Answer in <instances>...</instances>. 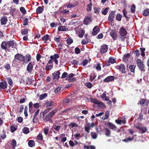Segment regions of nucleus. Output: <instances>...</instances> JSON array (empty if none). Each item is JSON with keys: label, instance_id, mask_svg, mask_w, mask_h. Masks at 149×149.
Masks as SVG:
<instances>
[{"label": "nucleus", "instance_id": "2", "mask_svg": "<svg viewBox=\"0 0 149 149\" xmlns=\"http://www.w3.org/2000/svg\"><path fill=\"white\" fill-rule=\"evenodd\" d=\"M15 58L13 60L12 62V65L14 66V65L15 63V62L16 61V59H17L19 61H23L24 60V56L22 54H19V53H17L14 56Z\"/></svg>", "mask_w": 149, "mask_h": 149}, {"label": "nucleus", "instance_id": "9", "mask_svg": "<svg viewBox=\"0 0 149 149\" xmlns=\"http://www.w3.org/2000/svg\"><path fill=\"white\" fill-rule=\"evenodd\" d=\"M119 33L121 36H126L127 34V31L125 28L121 27L119 30Z\"/></svg>", "mask_w": 149, "mask_h": 149}, {"label": "nucleus", "instance_id": "50", "mask_svg": "<svg viewBox=\"0 0 149 149\" xmlns=\"http://www.w3.org/2000/svg\"><path fill=\"white\" fill-rule=\"evenodd\" d=\"M91 137L93 139H95L97 138V135L95 133L92 132L91 133Z\"/></svg>", "mask_w": 149, "mask_h": 149}, {"label": "nucleus", "instance_id": "47", "mask_svg": "<svg viewBox=\"0 0 149 149\" xmlns=\"http://www.w3.org/2000/svg\"><path fill=\"white\" fill-rule=\"evenodd\" d=\"M94 12L95 13H99L100 12V8L99 7L94 8Z\"/></svg>", "mask_w": 149, "mask_h": 149}, {"label": "nucleus", "instance_id": "26", "mask_svg": "<svg viewBox=\"0 0 149 149\" xmlns=\"http://www.w3.org/2000/svg\"><path fill=\"white\" fill-rule=\"evenodd\" d=\"M85 34V31L82 29H80L78 33V36L80 38H82L83 37L84 35Z\"/></svg>", "mask_w": 149, "mask_h": 149}, {"label": "nucleus", "instance_id": "4", "mask_svg": "<svg viewBox=\"0 0 149 149\" xmlns=\"http://www.w3.org/2000/svg\"><path fill=\"white\" fill-rule=\"evenodd\" d=\"M78 3L74 0H71L69 2L66 3V6L68 8H72L76 6Z\"/></svg>", "mask_w": 149, "mask_h": 149}, {"label": "nucleus", "instance_id": "11", "mask_svg": "<svg viewBox=\"0 0 149 149\" xmlns=\"http://www.w3.org/2000/svg\"><path fill=\"white\" fill-rule=\"evenodd\" d=\"M24 59L23 62L24 63H26L31 60V56L30 54H27L25 56H24Z\"/></svg>", "mask_w": 149, "mask_h": 149}, {"label": "nucleus", "instance_id": "41", "mask_svg": "<svg viewBox=\"0 0 149 149\" xmlns=\"http://www.w3.org/2000/svg\"><path fill=\"white\" fill-rule=\"evenodd\" d=\"M135 8L136 6L135 4H133L131 5L130 10L132 13H134L135 12Z\"/></svg>", "mask_w": 149, "mask_h": 149}, {"label": "nucleus", "instance_id": "32", "mask_svg": "<svg viewBox=\"0 0 149 149\" xmlns=\"http://www.w3.org/2000/svg\"><path fill=\"white\" fill-rule=\"evenodd\" d=\"M28 144L29 147H33L35 146V143L33 140H30L28 142Z\"/></svg>", "mask_w": 149, "mask_h": 149}, {"label": "nucleus", "instance_id": "48", "mask_svg": "<svg viewBox=\"0 0 149 149\" xmlns=\"http://www.w3.org/2000/svg\"><path fill=\"white\" fill-rule=\"evenodd\" d=\"M3 66L4 68L8 71L11 69L10 66L8 64H6Z\"/></svg>", "mask_w": 149, "mask_h": 149}, {"label": "nucleus", "instance_id": "5", "mask_svg": "<svg viewBox=\"0 0 149 149\" xmlns=\"http://www.w3.org/2000/svg\"><path fill=\"white\" fill-rule=\"evenodd\" d=\"M115 67L116 69L119 70L122 73H126L125 67L123 64H121L119 65H117Z\"/></svg>", "mask_w": 149, "mask_h": 149}, {"label": "nucleus", "instance_id": "49", "mask_svg": "<svg viewBox=\"0 0 149 149\" xmlns=\"http://www.w3.org/2000/svg\"><path fill=\"white\" fill-rule=\"evenodd\" d=\"M7 81L8 82L10 86L13 84V82L12 80L10 77H8L6 78Z\"/></svg>", "mask_w": 149, "mask_h": 149}, {"label": "nucleus", "instance_id": "27", "mask_svg": "<svg viewBox=\"0 0 149 149\" xmlns=\"http://www.w3.org/2000/svg\"><path fill=\"white\" fill-rule=\"evenodd\" d=\"M122 12L123 13V15L124 16L125 18L127 20H128L130 18L129 15H127V12L125 9H123L122 10Z\"/></svg>", "mask_w": 149, "mask_h": 149}, {"label": "nucleus", "instance_id": "1", "mask_svg": "<svg viewBox=\"0 0 149 149\" xmlns=\"http://www.w3.org/2000/svg\"><path fill=\"white\" fill-rule=\"evenodd\" d=\"M57 110L55 109L52 111L49 112L43 118V120L45 122L49 121L50 123H52L53 120L52 119V118L54 116L55 114L57 112Z\"/></svg>", "mask_w": 149, "mask_h": 149}, {"label": "nucleus", "instance_id": "6", "mask_svg": "<svg viewBox=\"0 0 149 149\" xmlns=\"http://www.w3.org/2000/svg\"><path fill=\"white\" fill-rule=\"evenodd\" d=\"M8 48L9 49H11L13 48L15 49L17 47V44L16 42H14L13 40L8 41Z\"/></svg>", "mask_w": 149, "mask_h": 149}, {"label": "nucleus", "instance_id": "20", "mask_svg": "<svg viewBox=\"0 0 149 149\" xmlns=\"http://www.w3.org/2000/svg\"><path fill=\"white\" fill-rule=\"evenodd\" d=\"M107 125L109 128L113 130H116V127L115 125L112 123L108 122L107 124Z\"/></svg>", "mask_w": 149, "mask_h": 149}, {"label": "nucleus", "instance_id": "38", "mask_svg": "<svg viewBox=\"0 0 149 149\" xmlns=\"http://www.w3.org/2000/svg\"><path fill=\"white\" fill-rule=\"evenodd\" d=\"M141 51V55L142 56H145V48H140V49Z\"/></svg>", "mask_w": 149, "mask_h": 149}, {"label": "nucleus", "instance_id": "10", "mask_svg": "<svg viewBox=\"0 0 149 149\" xmlns=\"http://www.w3.org/2000/svg\"><path fill=\"white\" fill-rule=\"evenodd\" d=\"M92 22V19L89 16L86 17L84 20V23L85 25H87L89 24Z\"/></svg>", "mask_w": 149, "mask_h": 149}, {"label": "nucleus", "instance_id": "29", "mask_svg": "<svg viewBox=\"0 0 149 149\" xmlns=\"http://www.w3.org/2000/svg\"><path fill=\"white\" fill-rule=\"evenodd\" d=\"M42 40H45L44 42L45 43H46L47 41L49 39V36L47 34H46L42 38Z\"/></svg>", "mask_w": 149, "mask_h": 149}, {"label": "nucleus", "instance_id": "60", "mask_svg": "<svg viewBox=\"0 0 149 149\" xmlns=\"http://www.w3.org/2000/svg\"><path fill=\"white\" fill-rule=\"evenodd\" d=\"M71 63L72 64H74V65H78L79 63V62L77 60H74L71 61Z\"/></svg>", "mask_w": 149, "mask_h": 149}, {"label": "nucleus", "instance_id": "17", "mask_svg": "<svg viewBox=\"0 0 149 149\" xmlns=\"http://www.w3.org/2000/svg\"><path fill=\"white\" fill-rule=\"evenodd\" d=\"M108 47L106 45H103L101 47L100 52L104 53H106L107 51Z\"/></svg>", "mask_w": 149, "mask_h": 149}, {"label": "nucleus", "instance_id": "24", "mask_svg": "<svg viewBox=\"0 0 149 149\" xmlns=\"http://www.w3.org/2000/svg\"><path fill=\"white\" fill-rule=\"evenodd\" d=\"M44 7L43 6L38 7L36 10V11L38 13L40 14L42 13Z\"/></svg>", "mask_w": 149, "mask_h": 149}, {"label": "nucleus", "instance_id": "55", "mask_svg": "<svg viewBox=\"0 0 149 149\" xmlns=\"http://www.w3.org/2000/svg\"><path fill=\"white\" fill-rule=\"evenodd\" d=\"M40 111V109H38L36 111L34 115L33 116V121L34 123H35L34 121V119L36 118V116L38 115Z\"/></svg>", "mask_w": 149, "mask_h": 149}, {"label": "nucleus", "instance_id": "22", "mask_svg": "<svg viewBox=\"0 0 149 149\" xmlns=\"http://www.w3.org/2000/svg\"><path fill=\"white\" fill-rule=\"evenodd\" d=\"M148 102V101L146 99H142L140 101V104L142 106L147 105Z\"/></svg>", "mask_w": 149, "mask_h": 149}, {"label": "nucleus", "instance_id": "14", "mask_svg": "<svg viewBox=\"0 0 149 149\" xmlns=\"http://www.w3.org/2000/svg\"><path fill=\"white\" fill-rule=\"evenodd\" d=\"M55 104L52 101H47L44 103L43 106L46 107H51L54 105Z\"/></svg>", "mask_w": 149, "mask_h": 149}, {"label": "nucleus", "instance_id": "31", "mask_svg": "<svg viewBox=\"0 0 149 149\" xmlns=\"http://www.w3.org/2000/svg\"><path fill=\"white\" fill-rule=\"evenodd\" d=\"M136 66L134 65H130L129 66V68L130 72L134 73L135 71V68Z\"/></svg>", "mask_w": 149, "mask_h": 149}, {"label": "nucleus", "instance_id": "23", "mask_svg": "<svg viewBox=\"0 0 149 149\" xmlns=\"http://www.w3.org/2000/svg\"><path fill=\"white\" fill-rule=\"evenodd\" d=\"M136 127L141 131L142 134L145 133L147 130V128L145 127L136 126Z\"/></svg>", "mask_w": 149, "mask_h": 149}, {"label": "nucleus", "instance_id": "39", "mask_svg": "<svg viewBox=\"0 0 149 149\" xmlns=\"http://www.w3.org/2000/svg\"><path fill=\"white\" fill-rule=\"evenodd\" d=\"M47 96V94L46 93H45L44 94L41 95L40 96V100H42L44 99H45L46 97Z\"/></svg>", "mask_w": 149, "mask_h": 149}, {"label": "nucleus", "instance_id": "43", "mask_svg": "<svg viewBox=\"0 0 149 149\" xmlns=\"http://www.w3.org/2000/svg\"><path fill=\"white\" fill-rule=\"evenodd\" d=\"M20 11L22 12V13L23 15H25L26 13V10H25V8L24 7H21L20 8Z\"/></svg>", "mask_w": 149, "mask_h": 149}, {"label": "nucleus", "instance_id": "61", "mask_svg": "<svg viewBox=\"0 0 149 149\" xmlns=\"http://www.w3.org/2000/svg\"><path fill=\"white\" fill-rule=\"evenodd\" d=\"M61 86H59L54 90V92L55 93H57L61 89Z\"/></svg>", "mask_w": 149, "mask_h": 149}, {"label": "nucleus", "instance_id": "52", "mask_svg": "<svg viewBox=\"0 0 149 149\" xmlns=\"http://www.w3.org/2000/svg\"><path fill=\"white\" fill-rule=\"evenodd\" d=\"M109 61L110 63L112 64L114 63L116 61V60L112 57H110L109 58Z\"/></svg>", "mask_w": 149, "mask_h": 149}, {"label": "nucleus", "instance_id": "53", "mask_svg": "<svg viewBox=\"0 0 149 149\" xmlns=\"http://www.w3.org/2000/svg\"><path fill=\"white\" fill-rule=\"evenodd\" d=\"M74 51L75 53L77 54H79L81 52V50L78 47H76Z\"/></svg>", "mask_w": 149, "mask_h": 149}, {"label": "nucleus", "instance_id": "58", "mask_svg": "<svg viewBox=\"0 0 149 149\" xmlns=\"http://www.w3.org/2000/svg\"><path fill=\"white\" fill-rule=\"evenodd\" d=\"M109 112L108 111H107L105 113V116L104 118H102V119L104 120L107 119L109 116Z\"/></svg>", "mask_w": 149, "mask_h": 149}, {"label": "nucleus", "instance_id": "51", "mask_svg": "<svg viewBox=\"0 0 149 149\" xmlns=\"http://www.w3.org/2000/svg\"><path fill=\"white\" fill-rule=\"evenodd\" d=\"M67 44L70 45L73 42V40L72 38H68L67 40Z\"/></svg>", "mask_w": 149, "mask_h": 149}, {"label": "nucleus", "instance_id": "42", "mask_svg": "<svg viewBox=\"0 0 149 149\" xmlns=\"http://www.w3.org/2000/svg\"><path fill=\"white\" fill-rule=\"evenodd\" d=\"M61 127L60 126L57 125H53V128L55 130L58 132L59 131Z\"/></svg>", "mask_w": 149, "mask_h": 149}, {"label": "nucleus", "instance_id": "12", "mask_svg": "<svg viewBox=\"0 0 149 149\" xmlns=\"http://www.w3.org/2000/svg\"><path fill=\"white\" fill-rule=\"evenodd\" d=\"M7 87V84L6 82L3 81V82H0V91L2 89L4 90Z\"/></svg>", "mask_w": 149, "mask_h": 149}, {"label": "nucleus", "instance_id": "8", "mask_svg": "<svg viewBox=\"0 0 149 149\" xmlns=\"http://www.w3.org/2000/svg\"><path fill=\"white\" fill-rule=\"evenodd\" d=\"M115 11H112L109 13L108 17V20L111 22L113 21V18L115 15Z\"/></svg>", "mask_w": 149, "mask_h": 149}, {"label": "nucleus", "instance_id": "64", "mask_svg": "<svg viewBox=\"0 0 149 149\" xmlns=\"http://www.w3.org/2000/svg\"><path fill=\"white\" fill-rule=\"evenodd\" d=\"M76 79L74 77H72L67 80L69 82H70L76 81Z\"/></svg>", "mask_w": 149, "mask_h": 149}, {"label": "nucleus", "instance_id": "25", "mask_svg": "<svg viewBox=\"0 0 149 149\" xmlns=\"http://www.w3.org/2000/svg\"><path fill=\"white\" fill-rule=\"evenodd\" d=\"M143 15L144 16H148L149 15V9L146 8L143 12Z\"/></svg>", "mask_w": 149, "mask_h": 149}, {"label": "nucleus", "instance_id": "59", "mask_svg": "<svg viewBox=\"0 0 149 149\" xmlns=\"http://www.w3.org/2000/svg\"><path fill=\"white\" fill-rule=\"evenodd\" d=\"M28 109V108L27 106H26L25 107L24 110V113L25 115V116L26 117H27L28 116V114H27V111Z\"/></svg>", "mask_w": 149, "mask_h": 149}, {"label": "nucleus", "instance_id": "56", "mask_svg": "<svg viewBox=\"0 0 149 149\" xmlns=\"http://www.w3.org/2000/svg\"><path fill=\"white\" fill-rule=\"evenodd\" d=\"M43 138L42 135L40 133H39L37 136V139L40 141H42L43 140Z\"/></svg>", "mask_w": 149, "mask_h": 149}, {"label": "nucleus", "instance_id": "19", "mask_svg": "<svg viewBox=\"0 0 149 149\" xmlns=\"http://www.w3.org/2000/svg\"><path fill=\"white\" fill-rule=\"evenodd\" d=\"M1 47L2 49L6 50L8 48L7 41H3L1 44Z\"/></svg>", "mask_w": 149, "mask_h": 149}, {"label": "nucleus", "instance_id": "15", "mask_svg": "<svg viewBox=\"0 0 149 149\" xmlns=\"http://www.w3.org/2000/svg\"><path fill=\"white\" fill-rule=\"evenodd\" d=\"M60 72L59 70L55 71L54 73L52 74V75L53 76V79H58L60 78Z\"/></svg>", "mask_w": 149, "mask_h": 149}, {"label": "nucleus", "instance_id": "21", "mask_svg": "<svg viewBox=\"0 0 149 149\" xmlns=\"http://www.w3.org/2000/svg\"><path fill=\"white\" fill-rule=\"evenodd\" d=\"M114 77L113 76H110L105 79L104 80V82H108L111 81L112 80H114Z\"/></svg>", "mask_w": 149, "mask_h": 149}, {"label": "nucleus", "instance_id": "13", "mask_svg": "<svg viewBox=\"0 0 149 149\" xmlns=\"http://www.w3.org/2000/svg\"><path fill=\"white\" fill-rule=\"evenodd\" d=\"M33 68V65L32 64V63L30 62L28 64L27 66L26 70L28 73H31Z\"/></svg>", "mask_w": 149, "mask_h": 149}, {"label": "nucleus", "instance_id": "3", "mask_svg": "<svg viewBox=\"0 0 149 149\" xmlns=\"http://www.w3.org/2000/svg\"><path fill=\"white\" fill-rule=\"evenodd\" d=\"M136 63L138 67L141 71L144 72L145 70L143 62L140 59H138L136 61Z\"/></svg>", "mask_w": 149, "mask_h": 149}, {"label": "nucleus", "instance_id": "16", "mask_svg": "<svg viewBox=\"0 0 149 149\" xmlns=\"http://www.w3.org/2000/svg\"><path fill=\"white\" fill-rule=\"evenodd\" d=\"M7 21L8 19L6 16H2L1 18V24L2 25H5L6 24Z\"/></svg>", "mask_w": 149, "mask_h": 149}, {"label": "nucleus", "instance_id": "62", "mask_svg": "<svg viewBox=\"0 0 149 149\" xmlns=\"http://www.w3.org/2000/svg\"><path fill=\"white\" fill-rule=\"evenodd\" d=\"M53 68L52 65H47L45 67V70L47 71H49Z\"/></svg>", "mask_w": 149, "mask_h": 149}, {"label": "nucleus", "instance_id": "7", "mask_svg": "<svg viewBox=\"0 0 149 149\" xmlns=\"http://www.w3.org/2000/svg\"><path fill=\"white\" fill-rule=\"evenodd\" d=\"M59 57V55L57 54H55L53 55H51L50 56V58L52 59L53 61H54L56 65L58 64V63L57 59Z\"/></svg>", "mask_w": 149, "mask_h": 149}, {"label": "nucleus", "instance_id": "18", "mask_svg": "<svg viewBox=\"0 0 149 149\" xmlns=\"http://www.w3.org/2000/svg\"><path fill=\"white\" fill-rule=\"evenodd\" d=\"M100 29L97 26H95L93 29L92 34L94 36L97 35L100 31Z\"/></svg>", "mask_w": 149, "mask_h": 149}, {"label": "nucleus", "instance_id": "35", "mask_svg": "<svg viewBox=\"0 0 149 149\" xmlns=\"http://www.w3.org/2000/svg\"><path fill=\"white\" fill-rule=\"evenodd\" d=\"M122 16L120 13H118L116 16V19L118 21H120L121 20Z\"/></svg>", "mask_w": 149, "mask_h": 149}, {"label": "nucleus", "instance_id": "46", "mask_svg": "<svg viewBox=\"0 0 149 149\" xmlns=\"http://www.w3.org/2000/svg\"><path fill=\"white\" fill-rule=\"evenodd\" d=\"M28 30L27 29H24L22 30L21 33L22 35H25L27 34Z\"/></svg>", "mask_w": 149, "mask_h": 149}, {"label": "nucleus", "instance_id": "28", "mask_svg": "<svg viewBox=\"0 0 149 149\" xmlns=\"http://www.w3.org/2000/svg\"><path fill=\"white\" fill-rule=\"evenodd\" d=\"M52 109V107H49L47 108L42 113L43 117H44L45 115L48 113L51 109Z\"/></svg>", "mask_w": 149, "mask_h": 149}, {"label": "nucleus", "instance_id": "34", "mask_svg": "<svg viewBox=\"0 0 149 149\" xmlns=\"http://www.w3.org/2000/svg\"><path fill=\"white\" fill-rule=\"evenodd\" d=\"M66 28L65 26H59L58 28V31H66Z\"/></svg>", "mask_w": 149, "mask_h": 149}, {"label": "nucleus", "instance_id": "54", "mask_svg": "<svg viewBox=\"0 0 149 149\" xmlns=\"http://www.w3.org/2000/svg\"><path fill=\"white\" fill-rule=\"evenodd\" d=\"M10 129L11 132L13 133L17 129V128L12 125L10 127Z\"/></svg>", "mask_w": 149, "mask_h": 149}, {"label": "nucleus", "instance_id": "40", "mask_svg": "<svg viewBox=\"0 0 149 149\" xmlns=\"http://www.w3.org/2000/svg\"><path fill=\"white\" fill-rule=\"evenodd\" d=\"M105 130H106L105 132V135L107 136H110L111 134V131L107 128H105Z\"/></svg>", "mask_w": 149, "mask_h": 149}, {"label": "nucleus", "instance_id": "44", "mask_svg": "<svg viewBox=\"0 0 149 149\" xmlns=\"http://www.w3.org/2000/svg\"><path fill=\"white\" fill-rule=\"evenodd\" d=\"M26 84L28 85H31L32 83V80L30 79L29 77H27L26 80Z\"/></svg>", "mask_w": 149, "mask_h": 149}, {"label": "nucleus", "instance_id": "63", "mask_svg": "<svg viewBox=\"0 0 149 149\" xmlns=\"http://www.w3.org/2000/svg\"><path fill=\"white\" fill-rule=\"evenodd\" d=\"M109 8H106L102 12V14L104 15H106L108 12Z\"/></svg>", "mask_w": 149, "mask_h": 149}, {"label": "nucleus", "instance_id": "36", "mask_svg": "<svg viewBox=\"0 0 149 149\" xmlns=\"http://www.w3.org/2000/svg\"><path fill=\"white\" fill-rule=\"evenodd\" d=\"M134 139V136H133L132 138L129 137L126 139H123V141L125 142H127L128 141H132Z\"/></svg>", "mask_w": 149, "mask_h": 149}, {"label": "nucleus", "instance_id": "33", "mask_svg": "<svg viewBox=\"0 0 149 149\" xmlns=\"http://www.w3.org/2000/svg\"><path fill=\"white\" fill-rule=\"evenodd\" d=\"M130 56V55L129 54H125L124 55L123 57V61L126 62V61H128Z\"/></svg>", "mask_w": 149, "mask_h": 149}, {"label": "nucleus", "instance_id": "37", "mask_svg": "<svg viewBox=\"0 0 149 149\" xmlns=\"http://www.w3.org/2000/svg\"><path fill=\"white\" fill-rule=\"evenodd\" d=\"M22 131L25 134H27L29 132V128L26 127H24L22 129Z\"/></svg>", "mask_w": 149, "mask_h": 149}, {"label": "nucleus", "instance_id": "30", "mask_svg": "<svg viewBox=\"0 0 149 149\" xmlns=\"http://www.w3.org/2000/svg\"><path fill=\"white\" fill-rule=\"evenodd\" d=\"M110 35L114 40H116V35L113 31L112 30L111 31L110 33Z\"/></svg>", "mask_w": 149, "mask_h": 149}, {"label": "nucleus", "instance_id": "57", "mask_svg": "<svg viewBox=\"0 0 149 149\" xmlns=\"http://www.w3.org/2000/svg\"><path fill=\"white\" fill-rule=\"evenodd\" d=\"M11 145L13 146V148H15L16 145V142L15 139H13L12 140L11 142Z\"/></svg>", "mask_w": 149, "mask_h": 149}, {"label": "nucleus", "instance_id": "45", "mask_svg": "<svg viewBox=\"0 0 149 149\" xmlns=\"http://www.w3.org/2000/svg\"><path fill=\"white\" fill-rule=\"evenodd\" d=\"M92 3H90V4L87 5V6L86 10L87 11H91L92 8Z\"/></svg>", "mask_w": 149, "mask_h": 149}]
</instances>
